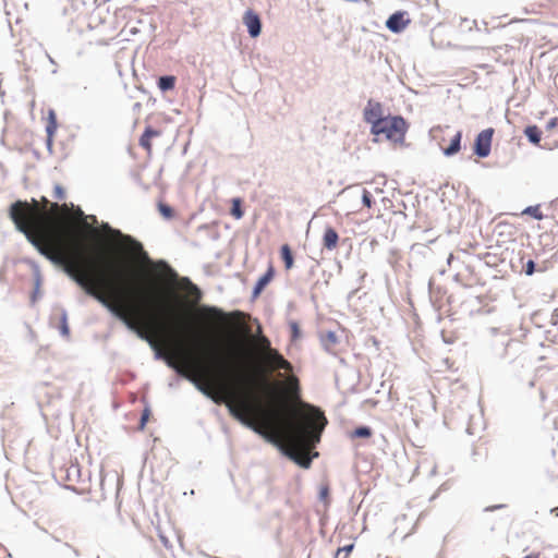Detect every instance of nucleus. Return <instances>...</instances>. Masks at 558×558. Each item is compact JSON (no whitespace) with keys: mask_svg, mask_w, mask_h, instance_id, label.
Masks as SVG:
<instances>
[{"mask_svg":"<svg viewBox=\"0 0 558 558\" xmlns=\"http://www.w3.org/2000/svg\"><path fill=\"white\" fill-rule=\"evenodd\" d=\"M51 202L45 196L16 201L9 216L15 228L47 259L64 271L130 329L150 343L169 345V365L197 384L216 403H225L238 420H262V402L255 388L262 380L244 372L239 354L230 361L208 363L173 341L185 335L182 306L161 298L153 289L134 284L120 264L104 256H85L82 243L62 228L51 226ZM190 331V328H189Z\"/></svg>","mask_w":558,"mask_h":558,"instance_id":"1","label":"nucleus"},{"mask_svg":"<svg viewBox=\"0 0 558 558\" xmlns=\"http://www.w3.org/2000/svg\"><path fill=\"white\" fill-rule=\"evenodd\" d=\"M408 130V124L402 117H386L383 121H378L372 126L371 131L374 135L384 136L393 143H402Z\"/></svg>","mask_w":558,"mask_h":558,"instance_id":"2","label":"nucleus"},{"mask_svg":"<svg viewBox=\"0 0 558 558\" xmlns=\"http://www.w3.org/2000/svg\"><path fill=\"white\" fill-rule=\"evenodd\" d=\"M109 231L113 236L121 238L122 241L129 245L130 252L135 258L143 263H151L147 253L144 251L143 245L138 241H135L130 235H123L119 230L109 229Z\"/></svg>","mask_w":558,"mask_h":558,"instance_id":"3","label":"nucleus"},{"mask_svg":"<svg viewBox=\"0 0 558 558\" xmlns=\"http://www.w3.org/2000/svg\"><path fill=\"white\" fill-rule=\"evenodd\" d=\"M264 361L270 371L283 369L286 372H292V364L276 349H269L264 356Z\"/></svg>","mask_w":558,"mask_h":558,"instance_id":"4","label":"nucleus"},{"mask_svg":"<svg viewBox=\"0 0 558 558\" xmlns=\"http://www.w3.org/2000/svg\"><path fill=\"white\" fill-rule=\"evenodd\" d=\"M494 130H483L475 140V154L480 157H487L490 153Z\"/></svg>","mask_w":558,"mask_h":558,"instance_id":"5","label":"nucleus"},{"mask_svg":"<svg viewBox=\"0 0 558 558\" xmlns=\"http://www.w3.org/2000/svg\"><path fill=\"white\" fill-rule=\"evenodd\" d=\"M363 116L364 120L367 123H371L372 126L386 118L384 117V109L381 104L372 99L368 100L366 107L364 108Z\"/></svg>","mask_w":558,"mask_h":558,"instance_id":"6","label":"nucleus"},{"mask_svg":"<svg viewBox=\"0 0 558 558\" xmlns=\"http://www.w3.org/2000/svg\"><path fill=\"white\" fill-rule=\"evenodd\" d=\"M243 23L247 28L251 37L255 38L260 34L262 22L259 15L253 10L245 11L243 15Z\"/></svg>","mask_w":558,"mask_h":558,"instance_id":"7","label":"nucleus"},{"mask_svg":"<svg viewBox=\"0 0 558 558\" xmlns=\"http://www.w3.org/2000/svg\"><path fill=\"white\" fill-rule=\"evenodd\" d=\"M197 314L208 324H221L226 322V315L216 307L203 306L198 308Z\"/></svg>","mask_w":558,"mask_h":558,"instance_id":"8","label":"nucleus"},{"mask_svg":"<svg viewBox=\"0 0 558 558\" xmlns=\"http://www.w3.org/2000/svg\"><path fill=\"white\" fill-rule=\"evenodd\" d=\"M404 15H405V13H403V12H396V13H393L387 20L386 26L390 31H392L395 33H399V32L403 31L407 27L408 23H409V21H407L404 19Z\"/></svg>","mask_w":558,"mask_h":558,"instance_id":"9","label":"nucleus"},{"mask_svg":"<svg viewBox=\"0 0 558 558\" xmlns=\"http://www.w3.org/2000/svg\"><path fill=\"white\" fill-rule=\"evenodd\" d=\"M161 132L147 126L140 138V145L143 147L147 155L150 156L153 151L151 138L160 136Z\"/></svg>","mask_w":558,"mask_h":558,"instance_id":"10","label":"nucleus"},{"mask_svg":"<svg viewBox=\"0 0 558 558\" xmlns=\"http://www.w3.org/2000/svg\"><path fill=\"white\" fill-rule=\"evenodd\" d=\"M70 215V207L68 204L59 205L58 203L51 204V226L61 228L58 217H68Z\"/></svg>","mask_w":558,"mask_h":558,"instance_id":"11","label":"nucleus"},{"mask_svg":"<svg viewBox=\"0 0 558 558\" xmlns=\"http://www.w3.org/2000/svg\"><path fill=\"white\" fill-rule=\"evenodd\" d=\"M275 277V268L272 264H269L268 269L265 275H263L256 282L254 287L253 294L257 296L262 293L265 287L274 279Z\"/></svg>","mask_w":558,"mask_h":558,"instance_id":"12","label":"nucleus"},{"mask_svg":"<svg viewBox=\"0 0 558 558\" xmlns=\"http://www.w3.org/2000/svg\"><path fill=\"white\" fill-rule=\"evenodd\" d=\"M339 242V235L337 231L328 227L325 229L324 235H323V246L328 251H333Z\"/></svg>","mask_w":558,"mask_h":558,"instance_id":"13","label":"nucleus"},{"mask_svg":"<svg viewBox=\"0 0 558 558\" xmlns=\"http://www.w3.org/2000/svg\"><path fill=\"white\" fill-rule=\"evenodd\" d=\"M182 288L185 290L186 294L192 299L194 304L198 303L202 298L201 290L192 283L187 278L183 279Z\"/></svg>","mask_w":558,"mask_h":558,"instance_id":"14","label":"nucleus"},{"mask_svg":"<svg viewBox=\"0 0 558 558\" xmlns=\"http://www.w3.org/2000/svg\"><path fill=\"white\" fill-rule=\"evenodd\" d=\"M524 134L534 145H539L542 131L537 125H529L524 129Z\"/></svg>","mask_w":558,"mask_h":558,"instance_id":"15","label":"nucleus"},{"mask_svg":"<svg viewBox=\"0 0 558 558\" xmlns=\"http://www.w3.org/2000/svg\"><path fill=\"white\" fill-rule=\"evenodd\" d=\"M280 254L286 269H291L293 267L294 259L290 246L288 244H283L280 248Z\"/></svg>","mask_w":558,"mask_h":558,"instance_id":"16","label":"nucleus"},{"mask_svg":"<svg viewBox=\"0 0 558 558\" xmlns=\"http://www.w3.org/2000/svg\"><path fill=\"white\" fill-rule=\"evenodd\" d=\"M177 78L172 75L161 76L158 80V87L162 92H167L174 88Z\"/></svg>","mask_w":558,"mask_h":558,"instance_id":"17","label":"nucleus"},{"mask_svg":"<svg viewBox=\"0 0 558 558\" xmlns=\"http://www.w3.org/2000/svg\"><path fill=\"white\" fill-rule=\"evenodd\" d=\"M461 136V132H457L454 134V136L451 140L450 146L444 149L446 155L450 156L460 150Z\"/></svg>","mask_w":558,"mask_h":558,"instance_id":"18","label":"nucleus"},{"mask_svg":"<svg viewBox=\"0 0 558 558\" xmlns=\"http://www.w3.org/2000/svg\"><path fill=\"white\" fill-rule=\"evenodd\" d=\"M157 207L158 211L165 219H172L174 217V210L168 204L158 202Z\"/></svg>","mask_w":558,"mask_h":558,"instance_id":"19","label":"nucleus"},{"mask_svg":"<svg viewBox=\"0 0 558 558\" xmlns=\"http://www.w3.org/2000/svg\"><path fill=\"white\" fill-rule=\"evenodd\" d=\"M322 340L327 349H331L338 343V337L333 331L326 332Z\"/></svg>","mask_w":558,"mask_h":558,"instance_id":"20","label":"nucleus"},{"mask_svg":"<svg viewBox=\"0 0 558 558\" xmlns=\"http://www.w3.org/2000/svg\"><path fill=\"white\" fill-rule=\"evenodd\" d=\"M522 215H529L537 220H542L544 218V215L541 210V206L539 205H536V206H529L526 207L523 211H522Z\"/></svg>","mask_w":558,"mask_h":558,"instance_id":"21","label":"nucleus"},{"mask_svg":"<svg viewBox=\"0 0 558 558\" xmlns=\"http://www.w3.org/2000/svg\"><path fill=\"white\" fill-rule=\"evenodd\" d=\"M241 205H242L241 198H233L232 199L231 215L235 219H241L243 217V215H244Z\"/></svg>","mask_w":558,"mask_h":558,"instance_id":"22","label":"nucleus"},{"mask_svg":"<svg viewBox=\"0 0 558 558\" xmlns=\"http://www.w3.org/2000/svg\"><path fill=\"white\" fill-rule=\"evenodd\" d=\"M155 269L162 271L165 275H169L172 279L177 278V274L165 263L158 262L154 264Z\"/></svg>","mask_w":558,"mask_h":558,"instance_id":"23","label":"nucleus"},{"mask_svg":"<svg viewBox=\"0 0 558 558\" xmlns=\"http://www.w3.org/2000/svg\"><path fill=\"white\" fill-rule=\"evenodd\" d=\"M352 436L359 438H368L372 436V430L369 427L361 426L354 429Z\"/></svg>","mask_w":558,"mask_h":558,"instance_id":"24","label":"nucleus"},{"mask_svg":"<svg viewBox=\"0 0 558 558\" xmlns=\"http://www.w3.org/2000/svg\"><path fill=\"white\" fill-rule=\"evenodd\" d=\"M53 197L58 201H63L65 198V191L60 184L54 185Z\"/></svg>","mask_w":558,"mask_h":558,"instance_id":"25","label":"nucleus"},{"mask_svg":"<svg viewBox=\"0 0 558 558\" xmlns=\"http://www.w3.org/2000/svg\"><path fill=\"white\" fill-rule=\"evenodd\" d=\"M362 202H363L364 206H366L367 208L372 207V204H373L372 194L367 190H363Z\"/></svg>","mask_w":558,"mask_h":558,"instance_id":"26","label":"nucleus"},{"mask_svg":"<svg viewBox=\"0 0 558 558\" xmlns=\"http://www.w3.org/2000/svg\"><path fill=\"white\" fill-rule=\"evenodd\" d=\"M353 547H354V544H349V545L338 548L337 556H340L342 553H344V558H348V556L352 551Z\"/></svg>","mask_w":558,"mask_h":558,"instance_id":"27","label":"nucleus"},{"mask_svg":"<svg viewBox=\"0 0 558 558\" xmlns=\"http://www.w3.org/2000/svg\"><path fill=\"white\" fill-rule=\"evenodd\" d=\"M259 342H260V347H262L264 355L267 353V351L269 349H272L270 345V341L266 337H262Z\"/></svg>","mask_w":558,"mask_h":558,"instance_id":"28","label":"nucleus"},{"mask_svg":"<svg viewBox=\"0 0 558 558\" xmlns=\"http://www.w3.org/2000/svg\"><path fill=\"white\" fill-rule=\"evenodd\" d=\"M50 118H51V121L47 125V132H48L49 136H51L53 134V132H54V130L57 128L53 112H50Z\"/></svg>","mask_w":558,"mask_h":558,"instance_id":"29","label":"nucleus"},{"mask_svg":"<svg viewBox=\"0 0 558 558\" xmlns=\"http://www.w3.org/2000/svg\"><path fill=\"white\" fill-rule=\"evenodd\" d=\"M534 267H535L534 262L533 260H529L526 263V265H525V274L529 275V276L533 275V272L535 270Z\"/></svg>","mask_w":558,"mask_h":558,"instance_id":"30","label":"nucleus"},{"mask_svg":"<svg viewBox=\"0 0 558 558\" xmlns=\"http://www.w3.org/2000/svg\"><path fill=\"white\" fill-rule=\"evenodd\" d=\"M557 125H558V118H557V117H555V118H551V119L548 121V123H547V125H546V129H547L548 131H550V130H553L554 128H556Z\"/></svg>","mask_w":558,"mask_h":558,"instance_id":"31","label":"nucleus"},{"mask_svg":"<svg viewBox=\"0 0 558 558\" xmlns=\"http://www.w3.org/2000/svg\"><path fill=\"white\" fill-rule=\"evenodd\" d=\"M319 496L323 500H327L329 496V488L328 486H324L320 488Z\"/></svg>","mask_w":558,"mask_h":558,"instance_id":"32","label":"nucleus"},{"mask_svg":"<svg viewBox=\"0 0 558 558\" xmlns=\"http://www.w3.org/2000/svg\"><path fill=\"white\" fill-rule=\"evenodd\" d=\"M292 337L296 339L300 336V329L296 323L291 324Z\"/></svg>","mask_w":558,"mask_h":558,"instance_id":"33","label":"nucleus"},{"mask_svg":"<svg viewBox=\"0 0 558 558\" xmlns=\"http://www.w3.org/2000/svg\"><path fill=\"white\" fill-rule=\"evenodd\" d=\"M148 415H149V412L148 410H145L142 414V418H141V426L142 428L144 427L145 423L147 422L148 420Z\"/></svg>","mask_w":558,"mask_h":558,"instance_id":"34","label":"nucleus"},{"mask_svg":"<svg viewBox=\"0 0 558 558\" xmlns=\"http://www.w3.org/2000/svg\"><path fill=\"white\" fill-rule=\"evenodd\" d=\"M523 558H544L541 553H531Z\"/></svg>","mask_w":558,"mask_h":558,"instance_id":"35","label":"nucleus"},{"mask_svg":"<svg viewBox=\"0 0 558 558\" xmlns=\"http://www.w3.org/2000/svg\"><path fill=\"white\" fill-rule=\"evenodd\" d=\"M78 215L83 216V211L81 209H78Z\"/></svg>","mask_w":558,"mask_h":558,"instance_id":"36","label":"nucleus"}]
</instances>
